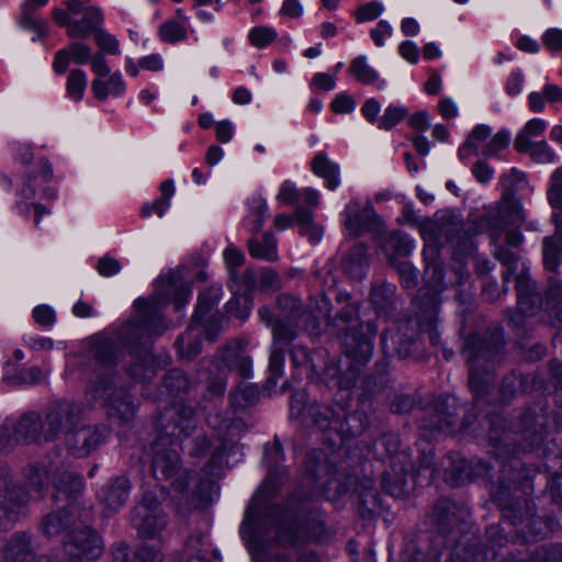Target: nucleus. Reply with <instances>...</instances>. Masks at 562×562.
<instances>
[{
    "instance_id": "69168bd1",
    "label": "nucleus",
    "mask_w": 562,
    "mask_h": 562,
    "mask_svg": "<svg viewBox=\"0 0 562 562\" xmlns=\"http://www.w3.org/2000/svg\"><path fill=\"white\" fill-rule=\"evenodd\" d=\"M495 258L506 267L503 273L504 284L509 282L510 277L517 272L519 257L505 246H497L494 251Z\"/></svg>"
},
{
    "instance_id": "37998d69",
    "label": "nucleus",
    "mask_w": 562,
    "mask_h": 562,
    "mask_svg": "<svg viewBox=\"0 0 562 562\" xmlns=\"http://www.w3.org/2000/svg\"><path fill=\"white\" fill-rule=\"evenodd\" d=\"M164 392L172 397H182L189 394L193 383L181 369L167 371L161 379Z\"/></svg>"
},
{
    "instance_id": "c85d7f7f",
    "label": "nucleus",
    "mask_w": 562,
    "mask_h": 562,
    "mask_svg": "<svg viewBox=\"0 0 562 562\" xmlns=\"http://www.w3.org/2000/svg\"><path fill=\"white\" fill-rule=\"evenodd\" d=\"M345 227L349 235L359 236L366 227L374 225L379 218L373 206L368 203L364 207H360L358 202H350L344 212Z\"/></svg>"
},
{
    "instance_id": "20e7f679",
    "label": "nucleus",
    "mask_w": 562,
    "mask_h": 562,
    "mask_svg": "<svg viewBox=\"0 0 562 562\" xmlns=\"http://www.w3.org/2000/svg\"><path fill=\"white\" fill-rule=\"evenodd\" d=\"M463 355L469 366V387L474 396L487 393L496 367L504 360V333L499 325H490L483 334L464 340Z\"/></svg>"
},
{
    "instance_id": "603ef678",
    "label": "nucleus",
    "mask_w": 562,
    "mask_h": 562,
    "mask_svg": "<svg viewBox=\"0 0 562 562\" xmlns=\"http://www.w3.org/2000/svg\"><path fill=\"white\" fill-rule=\"evenodd\" d=\"M300 324L301 322L277 319L272 326V347L284 349L292 341H294L297 336L296 328L300 326Z\"/></svg>"
},
{
    "instance_id": "393cba45",
    "label": "nucleus",
    "mask_w": 562,
    "mask_h": 562,
    "mask_svg": "<svg viewBox=\"0 0 562 562\" xmlns=\"http://www.w3.org/2000/svg\"><path fill=\"white\" fill-rule=\"evenodd\" d=\"M131 487L125 475L112 477L98 492V499L109 514L117 513L126 503Z\"/></svg>"
},
{
    "instance_id": "58836bf2",
    "label": "nucleus",
    "mask_w": 562,
    "mask_h": 562,
    "mask_svg": "<svg viewBox=\"0 0 562 562\" xmlns=\"http://www.w3.org/2000/svg\"><path fill=\"white\" fill-rule=\"evenodd\" d=\"M247 248L254 259L268 262H276L279 259L277 238L271 232H266L260 237L254 235L248 239Z\"/></svg>"
},
{
    "instance_id": "680f3d73",
    "label": "nucleus",
    "mask_w": 562,
    "mask_h": 562,
    "mask_svg": "<svg viewBox=\"0 0 562 562\" xmlns=\"http://www.w3.org/2000/svg\"><path fill=\"white\" fill-rule=\"evenodd\" d=\"M148 519L142 525L132 524L143 537L155 538L167 526V516L165 514H147Z\"/></svg>"
},
{
    "instance_id": "338daca9",
    "label": "nucleus",
    "mask_w": 562,
    "mask_h": 562,
    "mask_svg": "<svg viewBox=\"0 0 562 562\" xmlns=\"http://www.w3.org/2000/svg\"><path fill=\"white\" fill-rule=\"evenodd\" d=\"M237 447L235 443H231L228 446L227 441H224L221 446H218L210 458L207 464L204 467L205 475L207 476H218L223 469L224 457L229 451L232 452Z\"/></svg>"
},
{
    "instance_id": "4468645a",
    "label": "nucleus",
    "mask_w": 562,
    "mask_h": 562,
    "mask_svg": "<svg viewBox=\"0 0 562 562\" xmlns=\"http://www.w3.org/2000/svg\"><path fill=\"white\" fill-rule=\"evenodd\" d=\"M29 497L12 483L11 471L0 472V529L11 528L24 514Z\"/></svg>"
},
{
    "instance_id": "774afa93",
    "label": "nucleus",
    "mask_w": 562,
    "mask_h": 562,
    "mask_svg": "<svg viewBox=\"0 0 562 562\" xmlns=\"http://www.w3.org/2000/svg\"><path fill=\"white\" fill-rule=\"evenodd\" d=\"M87 86L86 74L81 69H74L69 74L66 83V90L69 98L79 101L83 97Z\"/></svg>"
},
{
    "instance_id": "79ce46f5",
    "label": "nucleus",
    "mask_w": 562,
    "mask_h": 562,
    "mask_svg": "<svg viewBox=\"0 0 562 562\" xmlns=\"http://www.w3.org/2000/svg\"><path fill=\"white\" fill-rule=\"evenodd\" d=\"M256 276L251 269H246L241 273L237 270H232L227 286L234 296H240L245 304L250 303V295L256 288Z\"/></svg>"
},
{
    "instance_id": "4d7b16f0",
    "label": "nucleus",
    "mask_w": 562,
    "mask_h": 562,
    "mask_svg": "<svg viewBox=\"0 0 562 562\" xmlns=\"http://www.w3.org/2000/svg\"><path fill=\"white\" fill-rule=\"evenodd\" d=\"M527 376L510 372L506 376H504L501 385V396L504 402H509L518 391L526 392L527 391Z\"/></svg>"
},
{
    "instance_id": "bb28decb",
    "label": "nucleus",
    "mask_w": 562,
    "mask_h": 562,
    "mask_svg": "<svg viewBox=\"0 0 562 562\" xmlns=\"http://www.w3.org/2000/svg\"><path fill=\"white\" fill-rule=\"evenodd\" d=\"M217 369L236 371L240 378L248 379L252 373V360L246 355L239 341H232L221 350L217 358Z\"/></svg>"
},
{
    "instance_id": "f03ea898",
    "label": "nucleus",
    "mask_w": 562,
    "mask_h": 562,
    "mask_svg": "<svg viewBox=\"0 0 562 562\" xmlns=\"http://www.w3.org/2000/svg\"><path fill=\"white\" fill-rule=\"evenodd\" d=\"M487 438L502 477L492 488V498L503 518L514 526L526 525L529 532L538 533L542 518L535 513V505L527 498L530 470L518 459L520 452L541 446L547 435L543 416L527 411L520 416L519 431L506 428L505 418L498 413L485 417Z\"/></svg>"
},
{
    "instance_id": "1a4fd4ad",
    "label": "nucleus",
    "mask_w": 562,
    "mask_h": 562,
    "mask_svg": "<svg viewBox=\"0 0 562 562\" xmlns=\"http://www.w3.org/2000/svg\"><path fill=\"white\" fill-rule=\"evenodd\" d=\"M251 512L248 510L246 519L240 526V536L246 543V547L251 555L252 562H323L322 555L313 549H304L296 553L293 561L290 553L285 551L272 552L269 550L267 538L258 536L254 530H250Z\"/></svg>"
},
{
    "instance_id": "b1692460",
    "label": "nucleus",
    "mask_w": 562,
    "mask_h": 562,
    "mask_svg": "<svg viewBox=\"0 0 562 562\" xmlns=\"http://www.w3.org/2000/svg\"><path fill=\"white\" fill-rule=\"evenodd\" d=\"M153 336L154 335H148L147 333H144L142 344H138L136 346V349L130 350L133 360L125 368V372L134 382L150 381L155 376L153 358L147 348V346L151 342L150 338Z\"/></svg>"
},
{
    "instance_id": "dca6fc26",
    "label": "nucleus",
    "mask_w": 562,
    "mask_h": 562,
    "mask_svg": "<svg viewBox=\"0 0 562 562\" xmlns=\"http://www.w3.org/2000/svg\"><path fill=\"white\" fill-rule=\"evenodd\" d=\"M518 312L509 317V324L516 328L526 325V317L536 314L542 307V295L537 284L527 274L515 277Z\"/></svg>"
},
{
    "instance_id": "8fccbe9b",
    "label": "nucleus",
    "mask_w": 562,
    "mask_h": 562,
    "mask_svg": "<svg viewBox=\"0 0 562 562\" xmlns=\"http://www.w3.org/2000/svg\"><path fill=\"white\" fill-rule=\"evenodd\" d=\"M368 248L363 243H356L344 259V269L353 277H361L368 263Z\"/></svg>"
},
{
    "instance_id": "c9c22d12",
    "label": "nucleus",
    "mask_w": 562,
    "mask_h": 562,
    "mask_svg": "<svg viewBox=\"0 0 562 562\" xmlns=\"http://www.w3.org/2000/svg\"><path fill=\"white\" fill-rule=\"evenodd\" d=\"M392 357L393 355L390 351L389 353H382V357L374 363L373 372L363 379V387L368 394L380 392L391 385L392 380L390 379V372Z\"/></svg>"
},
{
    "instance_id": "c756f323",
    "label": "nucleus",
    "mask_w": 562,
    "mask_h": 562,
    "mask_svg": "<svg viewBox=\"0 0 562 562\" xmlns=\"http://www.w3.org/2000/svg\"><path fill=\"white\" fill-rule=\"evenodd\" d=\"M418 308L417 324L419 333L424 331L428 335L431 346L438 347L440 345V333L438 331V314L439 306L436 294H432L427 305H416Z\"/></svg>"
},
{
    "instance_id": "a18cd8bd",
    "label": "nucleus",
    "mask_w": 562,
    "mask_h": 562,
    "mask_svg": "<svg viewBox=\"0 0 562 562\" xmlns=\"http://www.w3.org/2000/svg\"><path fill=\"white\" fill-rule=\"evenodd\" d=\"M407 471L404 468L385 471L381 477V487L384 493L395 498H404L408 494Z\"/></svg>"
},
{
    "instance_id": "39448f33",
    "label": "nucleus",
    "mask_w": 562,
    "mask_h": 562,
    "mask_svg": "<svg viewBox=\"0 0 562 562\" xmlns=\"http://www.w3.org/2000/svg\"><path fill=\"white\" fill-rule=\"evenodd\" d=\"M327 325L337 333L344 355L366 362L372 358L378 326L374 321H361L359 304L346 302L335 315H327Z\"/></svg>"
},
{
    "instance_id": "a211bd4d",
    "label": "nucleus",
    "mask_w": 562,
    "mask_h": 562,
    "mask_svg": "<svg viewBox=\"0 0 562 562\" xmlns=\"http://www.w3.org/2000/svg\"><path fill=\"white\" fill-rule=\"evenodd\" d=\"M108 435L109 428L103 425L78 427L66 437V449L75 458H87L105 442Z\"/></svg>"
},
{
    "instance_id": "5fc2aeb1",
    "label": "nucleus",
    "mask_w": 562,
    "mask_h": 562,
    "mask_svg": "<svg viewBox=\"0 0 562 562\" xmlns=\"http://www.w3.org/2000/svg\"><path fill=\"white\" fill-rule=\"evenodd\" d=\"M295 218L300 224V233L302 236H307L312 243H317L322 237V228L313 222L312 212L300 206L295 210Z\"/></svg>"
},
{
    "instance_id": "6ab92c4d",
    "label": "nucleus",
    "mask_w": 562,
    "mask_h": 562,
    "mask_svg": "<svg viewBox=\"0 0 562 562\" xmlns=\"http://www.w3.org/2000/svg\"><path fill=\"white\" fill-rule=\"evenodd\" d=\"M462 233L461 221L452 215L426 218L423 227V238L440 246L459 241Z\"/></svg>"
},
{
    "instance_id": "4c0bfd02",
    "label": "nucleus",
    "mask_w": 562,
    "mask_h": 562,
    "mask_svg": "<svg viewBox=\"0 0 562 562\" xmlns=\"http://www.w3.org/2000/svg\"><path fill=\"white\" fill-rule=\"evenodd\" d=\"M103 22V14L98 7H86L83 9V16L81 20H74L68 29L69 37H88L91 33H97V30H101Z\"/></svg>"
},
{
    "instance_id": "864d4df0",
    "label": "nucleus",
    "mask_w": 562,
    "mask_h": 562,
    "mask_svg": "<svg viewBox=\"0 0 562 562\" xmlns=\"http://www.w3.org/2000/svg\"><path fill=\"white\" fill-rule=\"evenodd\" d=\"M194 329H187V331L180 335L176 342L175 347L178 351V355L186 360H193L198 357L202 349V342L199 337H192L191 331Z\"/></svg>"
},
{
    "instance_id": "f257e3e1",
    "label": "nucleus",
    "mask_w": 562,
    "mask_h": 562,
    "mask_svg": "<svg viewBox=\"0 0 562 562\" xmlns=\"http://www.w3.org/2000/svg\"><path fill=\"white\" fill-rule=\"evenodd\" d=\"M191 289L176 272L160 278L155 283V293L150 300L137 299L134 303L137 318L122 325L114 338H94L91 352L95 361L104 368L114 367L120 358L121 347L130 350L142 344L144 333L162 335L168 324L161 314V308L173 303L179 311L189 300ZM86 401L90 405L101 404L106 407L109 418L120 424L128 423L134 416V405L127 389L119 385V375L109 369L95 372L86 386Z\"/></svg>"
},
{
    "instance_id": "a19ab883",
    "label": "nucleus",
    "mask_w": 562,
    "mask_h": 562,
    "mask_svg": "<svg viewBox=\"0 0 562 562\" xmlns=\"http://www.w3.org/2000/svg\"><path fill=\"white\" fill-rule=\"evenodd\" d=\"M562 225L558 223V229L542 241L543 265L546 270L557 273L562 261Z\"/></svg>"
},
{
    "instance_id": "3c124183",
    "label": "nucleus",
    "mask_w": 562,
    "mask_h": 562,
    "mask_svg": "<svg viewBox=\"0 0 562 562\" xmlns=\"http://www.w3.org/2000/svg\"><path fill=\"white\" fill-rule=\"evenodd\" d=\"M159 506L160 502L154 492H144L140 503L131 513V522L142 526L148 519L147 514H164Z\"/></svg>"
},
{
    "instance_id": "473e14b6",
    "label": "nucleus",
    "mask_w": 562,
    "mask_h": 562,
    "mask_svg": "<svg viewBox=\"0 0 562 562\" xmlns=\"http://www.w3.org/2000/svg\"><path fill=\"white\" fill-rule=\"evenodd\" d=\"M380 245L390 263L395 265L398 262L397 258L409 256L414 248V240L402 231H392L382 238Z\"/></svg>"
},
{
    "instance_id": "2f4dec72",
    "label": "nucleus",
    "mask_w": 562,
    "mask_h": 562,
    "mask_svg": "<svg viewBox=\"0 0 562 562\" xmlns=\"http://www.w3.org/2000/svg\"><path fill=\"white\" fill-rule=\"evenodd\" d=\"M425 285L422 286L415 297L416 305H427L428 300L436 294L438 305L441 303L440 293L443 285V269L437 263H427L424 272Z\"/></svg>"
},
{
    "instance_id": "412c9836",
    "label": "nucleus",
    "mask_w": 562,
    "mask_h": 562,
    "mask_svg": "<svg viewBox=\"0 0 562 562\" xmlns=\"http://www.w3.org/2000/svg\"><path fill=\"white\" fill-rule=\"evenodd\" d=\"M46 419L38 412L29 411L20 416L13 425V436L15 442L47 443L53 442L46 437Z\"/></svg>"
},
{
    "instance_id": "e2e57ef3",
    "label": "nucleus",
    "mask_w": 562,
    "mask_h": 562,
    "mask_svg": "<svg viewBox=\"0 0 562 562\" xmlns=\"http://www.w3.org/2000/svg\"><path fill=\"white\" fill-rule=\"evenodd\" d=\"M401 447L400 437L395 432H385L373 441L374 452L382 457L383 451L389 458L396 457Z\"/></svg>"
},
{
    "instance_id": "c03bdc74",
    "label": "nucleus",
    "mask_w": 562,
    "mask_h": 562,
    "mask_svg": "<svg viewBox=\"0 0 562 562\" xmlns=\"http://www.w3.org/2000/svg\"><path fill=\"white\" fill-rule=\"evenodd\" d=\"M311 167L313 172L323 178L329 190H335L339 183V166L331 161L325 153H318L314 156Z\"/></svg>"
},
{
    "instance_id": "2eb2a0df",
    "label": "nucleus",
    "mask_w": 562,
    "mask_h": 562,
    "mask_svg": "<svg viewBox=\"0 0 562 562\" xmlns=\"http://www.w3.org/2000/svg\"><path fill=\"white\" fill-rule=\"evenodd\" d=\"M522 180L524 175L513 168L509 175H503L501 180L505 187L502 200L498 204L496 214L488 220V226L492 228V235H499L505 227L519 225L522 222V213L519 202L515 199L513 190L507 186L509 178Z\"/></svg>"
},
{
    "instance_id": "ea45409f",
    "label": "nucleus",
    "mask_w": 562,
    "mask_h": 562,
    "mask_svg": "<svg viewBox=\"0 0 562 562\" xmlns=\"http://www.w3.org/2000/svg\"><path fill=\"white\" fill-rule=\"evenodd\" d=\"M221 295L222 288L220 285H212L200 293L189 329H196L205 317L214 314L213 311L217 305Z\"/></svg>"
},
{
    "instance_id": "aec40b11",
    "label": "nucleus",
    "mask_w": 562,
    "mask_h": 562,
    "mask_svg": "<svg viewBox=\"0 0 562 562\" xmlns=\"http://www.w3.org/2000/svg\"><path fill=\"white\" fill-rule=\"evenodd\" d=\"M82 510L79 504L69 502L63 508L45 515L41 521V530L47 538L66 537L78 525V514Z\"/></svg>"
},
{
    "instance_id": "6e6d98bb",
    "label": "nucleus",
    "mask_w": 562,
    "mask_h": 562,
    "mask_svg": "<svg viewBox=\"0 0 562 562\" xmlns=\"http://www.w3.org/2000/svg\"><path fill=\"white\" fill-rule=\"evenodd\" d=\"M304 465L306 475L313 482L319 480L328 470L326 456L319 450L310 451L306 454Z\"/></svg>"
},
{
    "instance_id": "5701e85b",
    "label": "nucleus",
    "mask_w": 562,
    "mask_h": 562,
    "mask_svg": "<svg viewBox=\"0 0 562 562\" xmlns=\"http://www.w3.org/2000/svg\"><path fill=\"white\" fill-rule=\"evenodd\" d=\"M344 356L345 360L327 364L324 373L327 380H335V384L340 390H350L356 385L361 374V368L371 359H368L366 362H361L355 357H350L348 355Z\"/></svg>"
},
{
    "instance_id": "13d9d810",
    "label": "nucleus",
    "mask_w": 562,
    "mask_h": 562,
    "mask_svg": "<svg viewBox=\"0 0 562 562\" xmlns=\"http://www.w3.org/2000/svg\"><path fill=\"white\" fill-rule=\"evenodd\" d=\"M450 562H481L486 561L483 550L479 551L473 544L459 541L456 543L449 554Z\"/></svg>"
},
{
    "instance_id": "f8f14e48",
    "label": "nucleus",
    "mask_w": 562,
    "mask_h": 562,
    "mask_svg": "<svg viewBox=\"0 0 562 562\" xmlns=\"http://www.w3.org/2000/svg\"><path fill=\"white\" fill-rule=\"evenodd\" d=\"M419 347V328L413 319L400 321L392 327L385 328L380 336L382 353L392 352L404 360L414 356Z\"/></svg>"
},
{
    "instance_id": "de8ad7c7",
    "label": "nucleus",
    "mask_w": 562,
    "mask_h": 562,
    "mask_svg": "<svg viewBox=\"0 0 562 562\" xmlns=\"http://www.w3.org/2000/svg\"><path fill=\"white\" fill-rule=\"evenodd\" d=\"M277 305L284 321L302 323L312 317L302 302L290 294H280L277 297Z\"/></svg>"
},
{
    "instance_id": "cd10ccee",
    "label": "nucleus",
    "mask_w": 562,
    "mask_h": 562,
    "mask_svg": "<svg viewBox=\"0 0 562 562\" xmlns=\"http://www.w3.org/2000/svg\"><path fill=\"white\" fill-rule=\"evenodd\" d=\"M359 497L358 512L363 519H374L382 512V499L371 477L359 479L355 487Z\"/></svg>"
},
{
    "instance_id": "423d86ee",
    "label": "nucleus",
    "mask_w": 562,
    "mask_h": 562,
    "mask_svg": "<svg viewBox=\"0 0 562 562\" xmlns=\"http://www.w3.org/2000/svg\"><path fill=\"white\" fill-rule=\"evenodd\" d=\"M251 512L250 530H254L256 535L263 536L267 538L269 543V550L277 552L274 543L281 548H292L306 542L305 529L301 521L292 516H283L277 518L279 508L273 507L270 509V515L263 520L259 519V509L255 503H251L245 513ZM246 517L244 518V520Z\"/></svg>"
},
{
    "instance_id": "052dcab7",
    "label": "nucleus",
    "mask_w": 562,
    "mask_h": 562,
    "mask_svg": "<svg viewBox=\"0 0 562 562\" xmlns=\"http://www.w3.org/2000/svg\"><path fill=\"white\" fill-rule=\"evenodd\" d=\"M546 304L548 308L554 311L555 319L559 326L562 328V284L561 282L553 280L546 291L544 299L542 297V304Z\"/></svg>"
},
{
    "instance_id": "7ed1b4c3",
    "label": "nucleus",
    "mask_w": 562,
    "mask_h": 562,
    "mask_svg": "<svg viewBox=\"0 0 562 562\" xmlns=\"http://www.w3.org/2000/svg\"><path fill=\"white\" fill-rule=\"evenodd\" d=\"M196 427L195 412L189 405H173L159 413L156 420L157 438L150 443L151 475L157 481L175 477L181 468L179 453L169 446L190 437Z\"/></svg>"
},
{
    "instance_id": "f704fd0d",
    "label": "nucleus",
    "mask_w": 562,
    "mask_h": 562,
    "mask_svg": "<svg viewBox=\"0 0 562 562\" xmlns=\"http://www.w3.org/2000/svg\"><path fill=\"white\" fill-rule=\"evenodd\" d=\"M370 303L378 314L389 316L397 308L398 297L393 283H374L370 290Z\"/></svg>"
},
{
    "instance_id": "49530a36",
    "label": "nucleus",
    "mask_w": 562,
    "mask_h": 562,
    "mask_svg": "<svg viewBox=\"0 0 562 562\" xmlns=\"http://www.w3.org/2000/svg\"><path fill=\"white\" fill-rule=\"evenodd\" d=\"M260 398V392L256 384L240 382L229 393L231 407L234 408L235 413L238 409H246L258 403Z\"/></svg>"
},
{
    "instance_id": "09e8293b",
    "label": "nucleus",
    "mask_w": 562,
    "mask_h": 562,
    "mask_svg": "<svg viewBox=\"0 0 562 562\" xmlns=\"http://www.w3.org/2000/svg\"><path fill=\"white\" fill-rule=\"evenodd\" d=\"M507 544V537L498 524L488 525L485 529L483 555L486 561H494L498 550Z\"/></svg>"
},
{
    "instance_id": "9d476101",
    "label": "nucleus",
    "mask_w": 562,
    "mask_h": 562,
    "mask_svg": "<svg viewBox=\"0 0 562 562\" xmlns=\"http://www.w3.org/2000/svg\"><path fill=\"white\" fill-rule=\"evenodd\" d=\"M85 413L86 406L81 402L69 398H58L50 402L44 408L47 439L54 442L61 435L71 436L78 428Z\"/></svg>"
},
{
    "instance_id": "0e129e2a",
    "label": "nucleus",
    "mask_w": 562,
    "mask_h": 562,
    "mask_svg": "<svg viewBox=\"0 0 562 562\" xmlns=\"http://www.w3.org/2000/svg\"><path fill=\"white\" fill-rule=\"evenodd\" d=\"M349 71L363 85L374 83L379 78L378 72L367 64L364 56L356 57L349 66Z\"/></svg>"
},
{
    "instance_id": "bf43d9fd",
    "label": "nucleus",
    "mask_w": 562,
    "mask_h": 562,
    "mask_svg": "<svg viewBox=\"0 0 562 562\" xmlns=\"http://www.w3.org/2000/svg\"><path fill=\"white\" fill-rule=\"evenodd\" d=\"M446 481L451 486H461L472 481L470 463L468 460L453 462L445 472Z\"/></svg>"
},
{
    "instance_id": "9b49d317",
    "label": "nucleus",
    "mask_w": 562,
    "mask_h": 562,
    "mask_svg": "<svg viewBox=\"0 0 562 562\" xmlns=\"http://www.w3.org/2000/svg\"><path fill=\"white\" fill-rule=\"evenodd\" d=\"M468 425V423L459 425L457 406L450 404L441 396L424 411L419 422L422 434L427 439L443 434L452 435L457 432L458 429H465Z\"/></svg>"
},
{
    "instance_id": "4be33fe9",
    "label": "nucleus",
    "mask_w": 562,
    "mask_h": 562,
    "mask_svg": "<svg viewBox=\"0 0 562 562\" xmlns=\"http://www.w3.org/2000/svg\"><path fill=\"white\" fill-rule=\"evenodd\" d=\"M52 471V464H47L46 462H32L23 468L25 487H22L13 481L12 483L18 485L19 488L27 495L29 499L31 497L41 499L48 490Z\"/></svg>"
},
{
    "instance_id": "e433bc0d",
    "label": "nucleus",
    "mask_w": 562,
    "mask_h": 562,
    "mask_svg": "<svg viewBox=\"0 0 562 562\" xmlns=\"http://www.w3.org/2000/svg\"><path fill=\"white\" fill-rule=\"evenodd\" d=\"M52 475L55 490L64 494L68 501L76 503L77 496L83 490L82 476L76 472L59 470L57 467L53 468Z\"/></svg>"
},
{
    "instance_id": "ddd939ff",
    "label": "nucleus",
    "mask_w": 562,
    "mask_h": 562,
    "mask_svg": "<svg viewBox=\"0 0 562 562\" xmlns=\"http://www.w3.org/2000/svg\"><path fill=\"white\" fill-rule=\"evenodd\" d=\"M361 408H357L351 413H346L342 409L338 412L337 424L335 426L334 435L328 436V443L333 447H340L345 441L352 437L360 436L370 426V412H374V403L368 394H362L359 397Z\"/></svg>"
},
{
    "instance_id": "0eeeda50",
    "label": "nucleus",
    "mask_w": 562,
    "mask_h": 562,
    "mask_svg": "<svg viewBox=\"0 0 562 562\" xmlns=\"http://www.w3.org/2000/svg\"><path fill=\"white\" fill-rule=\"evenodd\" d=\"M338 412L330 405L310 401L305 390L300 389L292 393L290 400V418L296 420L305 428H316L328 441V436L334 435Z\"/></svg>"
},
{
    "instance_id": "72a5a7b5",
    "label": "nucleus",
    "mask_w": 562,
    "mask_h": 562,
    "mask_svg": "<svg viewBox=\"0 0 562 562\" xmlns=\"http://www.w3.org/2000/svg\"><path fill=\"white\" fill-rule=\"evenodd\" d=\"M91 55V48L87 44L74 42L56 53L53 68L56 74L63 75L68 70L70 60L78 65H85L90 60Z\"/></svg>"
},
{
    "instance_id": "6e6552de",
    "label": "nucleus",
    "mask_w": 562,
    "mask_h": 562,
    "mask_svg": "<svg viewBox=\"0 0 562 562\" xmlns=\"http://www.w3.org/2000/svg\"><path fill=\"white\" fill-rule=\"evenodd\" d=\"M93 510L83 507L78 514L77 527L63 539V547L70 562H83L98 559L103 553V541L88 524L92 521Z\"/></svg>"
},
{
    "instance_id": "a878e982",
    "label": "nucleus",
    "mask_w": 562,
    "mask_h": 562,
    "mask_svg": "<svg viewBox=\"0 0 562 562\" xmlns=\"http://www.w3.org/2000/svg\"><path fill=\"white\" fill-rule=\"evenodd\" d=\"M35 552L32 535L26 531H15L2 548L1 562H33Z\"/></svg>"
},
{
    "instance_id": "7c9ffc66",
    "label": "nucleus",
    "mask_w": 562,
    "mask_h": 562,
    "mask_svg": "<svg viewBox=\"0 0 562 562\" xmlns=\"http://www.w3.org/2000/svg\"><path fill=\"white\" fill-rule=\"evenodd\" d=\"M283 459L282 445L279 438L274 437L273 442L265 445L263 459L268 472L266 484H272L274 488L282 483L283 477L286 475V470L281 464Z\"/></svg>"
},
{
    "instance_id": "f3484780",
    "label": "nucleus",
    "mask_w": 562,
    "mask_h": 562,
    "mask_svg": "<svg viewBox=\"0 0 562 562\" xmlns=\"http://www.w3.org/2000/svg\"><path fill=\"white\" fill-rule=\"evenodd\" d=\"M468 517L467 507L450 498L441 497L434 504L430 519L438 533L450 535L456 530H461V526L467 522Z\"/></svg>"
}]
</instances>
